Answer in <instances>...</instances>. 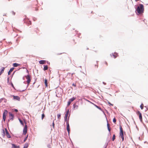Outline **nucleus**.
Segmentation results:
<instances>
[{"label":"nucleus","mask_w":148,"mask_h":148,"mask_svg":"<svg viewBox=\"0 0 148 148\" xmlns=\"http://www.w3.org/2000/svg\"><path fill=\"white\" fill-rule=\"evenodd\" d=\"M66 122L67 124V130L69 134V132L70 131V129L69 125V121H66Z\"/></svg>","instance_id":"11"},{"label":"nucleus","mask_w":148,"mask_h":148,"mask_svg":"<svg viewBox=\"0 0 148 148\" xmlns=\"http://www.w3.org/2000/svg\"><path fill=\"white\" fill-rule=\"evenodd\" d=\"M113 122L114 123H116V119H115V118H114L113 119Z\"/></svg>","instance_id":"29"},{"label":"nucleus","mask_w":148,"mask_h":148,"mask_svg":"<svg viewBox=\"0 0 148 148\" xmlns=\"http://www.w3.org/2000/svg\"><path fill=\"white\" fill-rule=\"evenodd\" d=\"M95 66H97V68L98 67V65H96V64L95 65Z\"/></svg>","instance_id":"41"},{"label":"nucleus","mask_w":148,"mask_h":148,"mask_svg":"<svg viewBox=\"0 0 148 148\" xmlns=\"http://www.w3.org/2000/svg\"><path fill=\"white\" fill-rule=\"evenodd\" d=\"M9 78H8V81H9Z\"/></svg>","instance_id":"42"},{"label":"nucleus","mask_w":148,"mask_h":148,"mask_svg":"<svg viewBox=\"0 0 148 148\" xmlns=\"http://www.w3.org/2000/svg\"><path fill=\"white\" fill-rule=\"evenodd\" d=\"M119 128L120 130V132L119 133L120 136L121 137H123V136H124L123 132V128L121 125H120Z\"/></svg>","instance_id":"6"},{"label":"nucleus","mask_w":148,"mask_h":148,"mask_svg":"<svg viewBox=\"0 0 148 148\" xmlns=\"http://www.w3.org/2000/svg\"><path fill=\"white\" fill-rule=\"evenodd\" d=\"M28 135H27V136L25 137V138L24 140V142H25L26 141V140L27 139V138H28Z\"/></svg>","instance_id":"28"},{"label":"nucleus","mask_w":148,"mask_h":148,"mask_svg":"<svg viewBox=\"0 0 148 148\" xmlns=\"http://www.w3.org/2000/svg\"><path fill=\"white\" fill-rule=\"evenodd\" d=\"M45 84L46 86L47 87L48 86L47 81V79H45Z\"/></svg>","instance_id":"21"},{"label":"nucleus","mask_w":148,"mask_h":148,"mask_svg":"<svg viewBox=\"0 0 148 148\" xmlns=\"http://www.w3.org/2000/svg\"><path fill=\"white\" fill-rule=\"evenodd\" d=\"M39 62L40 64H44L45 63V61L44 60H41L39 61Z\"/></svg>","instance_id":"16"},{"label":"nucleus","mask_w":148,"mask_h":148,"mask_svg":"<svg viewBox=\"0 0 148 148\" xmlns=\"http://www.w3.org/2000/svg\"><path fill=\"white\" fill-rule=\"evenodd\" d=\"M96 106L97 107V108H98V106Z\"/></svg>","instance_id":"44"},{"label":"nucleus","mask_w":148,"mask_h":148,"mask_svg":"<svg viewBox=\"0 0 148 148\" xmlns=\"http://www.w3.org/2000/svg\"><path fill=\"white\" fill-rule=\"evenodd\" d=\"M12 147L11 148H19V146H17L15 144H12Z\"/></svg>","instance_id":"14"},{"label":"nucleus","mask_w":148,"mask_h":148,"mask_svg":"<svg viewBox=\"0 0 148 148\" xmlns=\"http://www.w3.org/2000/svg\"><path fill=\"white\" fill-rule=\"evenodd\" d=\"M14 111H15V112H17L18 111V110L17 109H15L14 110Z\"/></svg>","instance_id":"38"},{"label":"nucleus","mask_w":148,"mask_h":148,"mask_svg":"<svg viewBox=\"0 0 148 148\" xmlns=\"http://www.w3.org/2000/svg\"><path fill=\"white\" fill-rule=\"evenodd\" d=\"M111 56H112L114 58H116L117 56H118V53H114L111 54Z\"/></svg>","instance_id":"12"},{"label":"nucleus","mask_w":148,"mask_h":148,"mask_svg":"<svg viewBox=\"0 0 148 148\" xmlns=\"http://www.w3.org/2000/svg\"><path fill=\"white\" fill-rule=\"evenodd\" d=\"M52 126L53 127V128H54V121H53V123H52Z\"/></svg>","instance_id":"33"},{"label":"nucleus","mask_w":148,"mask_h":148,"mask_svg":"<svg viewBox=\"0 0 148 148\" xmlns=\"http://www.w3.org/2000/svg\"><path fill=\"white\" fill-rule=\"evenodd\" d=\"M144 107V105L142 103L140 105V108H141V109L142 110L143 109Z\"/></svg>","instance_id":"25"},{"label":"nucleus","mask_w":148,"mask_h":148,"mask_svg":"<svg viewBox=\"0 0 148 148\" xmlns=\"http://www.w3.org/2000/svg\"><path fill=\"white\" fill-rule=\"evenodd\" d=\"M105 63L106 66L108 65V63L107 62H105Z\"/></svg>","instance_id":"39"},{"label":"nucleus","mask_w":148,"mask_h":148,"mask_svg":"<svg viewBox=\"0 0 148 148\" xmlns=\"http://www.w3.org/2000/svg\"><path fill=\"white\" fill-rule=\"evenodd\" d=\"M72 86H75V87H76V84H75L73 83V84H72Z\"/></svg>","instance_id":"35"},{"label":"nucleus","mask_w":148,"mask_h":148,"mask_svg":"<svg viewBox=\"0 0 148 148\" xmlns=\"http://www.w3.org/2000/svg\"><path fill=\"white\" fill-rule=\"evenodd\" d=\"M11 13H12V14L14 15H15V13L14 11H12L11 12Z\"/></svg>","instance_id":"32"},{"label":"nucleus","mask_w":148,"mask_h":148,"mask_svg":"<svg viewBox=\"0 0 148 148\" xmlns=\"http://www.w3.org/2000/svg\"><path fill=\"white\" fill-rule=\"evenodd\" d=\"M8 111L6 110H5L4 112L3 113V119L4 121H5L6 119V116L8 114Z\"/></svg>","instance_id":"3"},{"label":"nucleus","mask_w":148,"mask_h":148,"mask_svg":"<svg viewBox=\"0 0 148 148\" xmlns=\"http://www.w3.org/2000/svg\"><path fill=\"white\" fill-rule=\"evenodd\" d=\"M144 10V6L142 4H140L136 10V11L138 14H141L143 13Z\"/></svg>","instance_id":"1"},{"label":"nucleus","mask_w":148,"mask_h":148,"mask_svg":"<svg viewBox=\"0 0 148 148\" xmlns=\"http://www.w3.org/2000/svg\"><path fill=\"white\" fill-rule=\"evenodd\" d=\"M73 106L74 109H77L78 107V106L75 105V104H73Z\"/></svg>","instance_id":"18"},{"label":"nucleus","mask_w":148,"mask_h":148,"mask_svg":"<svg viewBox=\"0 0 148 148\" xmlns=\"http://www.w3.org/2000/svg\"><path fill=\"white\" fill-rule=\"evenodd\" d=\"M108 103L109 104L110 106H113V104H111L110 102H108Z\"/></svg>","instance_id":"30"},{"label":"nucleus","mask_w":148,"mask_h":148,"mask_svg":"<svg viewBox=\"0 0 148 148\" xmlns=\"http://www.w3.org/2000/svg\"><path fill=\"white\" fill-rule=\"evenodd\" d=\"M137 115L139 116V119L141 122H143L142 116L141 113L139 111H138L136 112Z\"/></svg>","instance_id":"5"},{"label":"nucleus","mask_w":148,"mask_h":148,"mask_svg":"<svg viewBox=\"0 0 148 148\" xmlns=\"http://www.w3.org/2000/svg\"><path fill=\"white\" fill-rule=\"evenodd\" d=\"M122 139V140L123 141L124 140V136H123V137H121Z\"/></svg>","instance_id":"37"},{"label":"nucleus","mask_w":148,"mask_h":148,"mask_svg":"<svg viewBox=\"0 0 148 148\" xmlns=\"http://www.w3.org/2000/svg\"><path fill=\"white\" fill-rule=\"evenodd\" d=\"M27 125H25L23 131V134L25 135L27 132Z\"/></svg>","instance_id":"8"},{"label":"nucleus","mask_w":148,"mask_h":148,"mask_svg":"<svg viewBox=\"0 0 148 148\" xmlns=\"http://www.w3.org/2000/svg\"><path fill=\"white\" fill-rule=\"evenodd\" d=\"M19 65H20V64L17 63H14L13 64V66L14 67H16Z\"/></svg>","instance_id":"19"},{"label":"nucleus","mask_w":148,"mask_h":148,"mask_svg":"<svg viewBox=\"0 0 148 148\" xmlns=\"http://www.w3.org/2000/svg\"><path fill=\"white\" fill-rule=\"evenodd\" d=\"M48 67L47 65H44L43 70L44 71L47 70L48 69Z\"/></svg>","instance_id":"20"},{"label":"nucleus","mask_w":148,"mask_h":148,"mask_svg":"<svg viewBox=\"0 0 148 148\" xmlns=\"http://www.w3.org/2000/svg\"><path fill=\"white\" fill-rule=\"evenodd\" d=\"M76 99V98H75L74 97H73V98L70 99L69 101L67 103V106H69L70 105V104L71 102L73 101L74 100Z\"/></svg>","instance_id":"7"},{"label":"nucleus","mask_w":148,"mask_h":148,"mask_svg":"<svg viewBox=\"0 0 148 148\" xmlns=\"http://www.w3.org/2000/svg\"><path fill=\"white\" fill-rule=\"evenodd\" d=\"M14 69V68H11L9 71L8 72V74L9 75H10L11 73V72L13 71Z\"/></svg>","instance_id":"15"},{"label":"nucleus","mask_w":148,"mask_h":148,"mask_svg":"<svg viewBox=\"0 0 148 148\" xmlns=\"http://www.w3.org/2000/svg\"><path fill=\"white\" fill-rule=\"evenodd\" d=\"M19 121H20L21 123L23 125L24 123L20 119H18Z\"/></svg>","instance_id":"23"},{"label":"nucleus","mask_w":148,"mask_h":148,"mask_svg":"<svg viewBox=\"0 0 148 148\" xmlns=\"http://www.w3.org/2000/svg\"><path fill=\"white\" fill-rule=\"evenodd\" d=\"M108 131H109V133H110V131H111V129H110V128H108Z\"/></svg>","instance_id":"34"},{"label":"nucleus","mask_w":148,"mask_h":148,"mask_svg":"<svg viewBox=\"0 0 148 148\" xmlns=\"http://www.w3.org/2000/svg\"><path fill=\"white\" fill-rule=\"evenodd\" d=\"M27 72L28 73H29V71H28V70H27Z\"/></svg>","instance_id":"45"},{"label":"nucleus","mask_w":148,"mask_h":148,"mask_svg":"<svg viewBox=\"0 0 148 148\" xmlns=\"http://www.w3.org/2000/svg\"><path fill=\"white\" fill-rule=\"evenodd\" d=\"M25 77L27 79V82L28 86L31 82V78L30 75H29L25 76Z\"/></svg>","instance_id":"4"},{"label":"nucleus","mask_w":148,"mask_h":148,"mask_svg":"<svg viewBox=\"0 0 148 148\" xmlns=\"http://www.w3.org/2000/svg\"><path fill=\"white\" fill-rule=\"evenodd\" d=\"M29 146L28 143H26L25 144L23 148H27Z\"/></svg>","instance_id":"22"},{"label":"nucleus","mask_w":148,"mask_h":148,"mask_svg":"<svg viewBox=\"0 0 148 148\" xmlns=\"http://www.w3.org/2000/svg\"><path fill=\"white\" fill-rule=\"evenodd\" d=\"M12 86L14 88V86L12 84Z\"/></svg>","instance_id":"40"},{"label":"nucleus","mask_w":148,"mask_h":148,"mask_svg":"<svg viewBox=\"0 0 148 148\" xmlns=\"http://www.w3.org/2000/svg\"><path fill=\"white\" fill-rule=\"evenodd\" d=\"M107 126L108 128L110 127V126H109V124L108 123V124H107Z\"/></svg>","instance_id":"36"},{"label":"nucleus","mask_w":148,"mask_h":148,"mask_svg":"<svg viewBox=\"0 0 148 148\" xmlns=\"http://www.w3.org/2000/svg\"><path fill=\"white\" fill-rule=\"evenodd\" d=\"M1 135L3 138L4 137L5 135L8 138H10L11 137V136L6 128H5L4 130H3Z\"/></svg>","instance_id":"2"},{"label":"nucleus","mask_w":148,"mask_h":148,"mask_svg":"<svg viewBox=\"0 0 148 148\" xmlns=\"http://www.w3.org/2000/svg\"><path fill=\"white\" fill-rule=\"evenodd\" d=\"M5 69V67H3L2 68L1 71L0 72V75L3 72L4 69Z\"/></svg>","instance_id":"17"},{"label":"nucleus","mask_w":148,"mask_h":148,"mask_svg":"<svg viewBox=\"0 0 148 148\" xmlns=\"http://www.w3.org/2000/svg\"><path fill=\"white\" fill-rule=\"evenodd\" d=\"M9 118L10 120H13L14 118V115L11 112H9Z\"/></svg>","instance_id":"10"},{"label":"nucleus","mask_w":148,"mask_h":148,"mask_svg":"<svg viewBox=\"0 0 148 148\" xmlns=\"http://www.w3.org/2000/svg\"><path fill=\"white\" fill-rule=\"evenodd\" d=\"M69 110H68L66 112V113L65 114V116L64 117V120H65V121L66 122L67 121H68V120H67V118L68 116V114H69Z\"/></svg>","instance_id":"9"},{"label":"nucleus","mask_w":148,"mask_h":148,"mask_svg":"<svg viewBox=\"0 0 148 148\" xmlns=\"http://www.w3.org/2000/svg\"><path fill=\"white\" fill-rule=\"evenodd\" d=\"M73 43L74 45H75V44H76V42H75V40H73Z\"/></svg>","instance_id":"31"},{"label":"nucleus","mask_w":148,"mask_h":148,"mask_svg":"<svg viewBox=\"0 0 148 148\" xmlns=\"http://www.w3.org/2000/svg\"><path fill=\"white\" fill-rule=\"evenodd\" d=\"M13 99H16L18 101H19L20 100V97L18 96H13Z\"/></svg>","instance_id":"13"},{"label":"nucleus","mask_w":148,"mask_h":148,"mask_svg":"<svg viewBox=\"0 0 148 148\" xmlns=\"http://www.w3.org/2000/svg\"><path fill=\"white\" fill-rule=\"evenodd\" d=\"M96 106L97 107V108H98V106Z\"/></svg>","instance_id":"43"},{"label":"nucleus","mask_w":148,"mask_h":148,"mask_svg":"<svg viewBox=\"0 0 148 148\" xmlns=\"http://www.w3.org/2000/svg\"><path fill=\"white\" fill-rule=\"evenodd\" d=\"M45 115L44 114V113L42 114V117H41V119L42 120H43V118L45 117Z\"/></svg>","instance_id":"26"},{"label":"nucleus","mask_w":148,"mask_h":148,"mask_svg":"<svg viewBox=\"0 0 148 148\" xmlns=\"http://www.w3.org/2000/svg\"><path fill=\"white\" fill-rule=\"evenodd\" d=\"M58 118L59 119H60L61 114H57Z\"/></svg>","instance_id":"24"},{"label":"nucleus","mask_w":148,"mask_h":148,"mask_svg":"<svg viewBox=\"0 0 148 148\" xmlns=\"http://www.w3.org/2000/svg\"><path fill=\"white\" fill-rule=\"evenodd\" d=\"M115 139V136L114 134L112 138V140L113 141Z\"/></svg>","instance_id":"27"}]
</instances>
